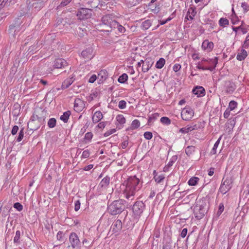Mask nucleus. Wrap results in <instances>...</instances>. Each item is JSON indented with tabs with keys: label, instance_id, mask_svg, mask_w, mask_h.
Listing matches in <instances>:
<instances>
[{
	"label": "nucleus",
	"instance_id": "43",
	"mask_svg": "<svg viewBox=\"0 0 249 249\" xmlns=\"http://www.w3.org/2000/svg\"><path fill=\"white\" fill-rule=\"evenodd\" d=\"M82 244L86 248H90L92 245V242H90L86 238L83 240Z\"/></svg>",
	"mask_w": 249,
	"mask_h": 249
},
{
	"label": "nucleus",
	"instance_id": "48",
	"mask_svg": "<svg viewBox=\"0 0 249 249\" xmlns=\"http://www.w3.org/2000/svg\"><path fill=\"white\" fill-rule=\"evenodd\" d=\"M14 207L18 211H21L23 209L22 205L19 202H16L14 204Z\"/></svg>",
	"mask_w": 249,
	"mask_h": 249
},
{
	"label": "nucleus",
	"instance_id": "54",
	"mask_svg": "<svg viewBox=\"0 0 249 249\" xmlns=\"http://www.w3.org/2000/svg\"><path fill=\"white\" fill-rule=\"evenodd\" d=\"M93 135L91 132H88L85 135V139L90 141L92 138Z\"/></svg>",
	"mask_w": 249,
	"mask_h": 249
},
{
	"label": "nucleus",
	"instance_id": "44",
	"mask_svg": "<svg viewBox=\"0 0 249 249\" xmlns=\"http://www.w3.org/2000/svg\"><path fill=\"white\" fill-rule=\"evenodd\" d=\"M237 106V103L236 102L234 101H231L229 105V108L230 109V110H233L235 109Z\"/></svg>",
	"mask_w": 249,
	"mask_h": 249
},
{
	"label": "nucleus",
	"instance_id": "51",
	"mask_svg": "<svg viewBox=\"0 0 249 249\" xmlns=\"http://www.w3.org/2000/svg\"><path fill=\"white\" fill-rule=\"evenodd\" d=\"M71 1V0H63L58 6V7L61 8L62 7L65 6L67 5Z\"/></svg>",
	"mask_w": 249,
	"mask_h": 249
},
{
	"label": "nucleus",
	"instance_id": "41",
	"mask_svg": "<svg viewBox=\"0 0 249 249\" xmlns=\"http://www.w3.org/2000/svg\"><path fill=\"white\" fill-rule=\"evenodd\" d=\"M20 236V231H17L16 232L15 236L14 238V242L15 243H19V239Z\"/></svg>",
	"mask_w": 249,
	"mask_h": 249
},
{
	"label": "nucleus",
	"instance_id": "25",
	"mask_svg": "<svg viewBox=\"0 0 249 249\" xmlns=\"http://www.w3.org/2000/svg\"><path fill=\"white\" fill-rule=\"evenodd\" d=\"M154 179L157 183H161L164 180L165 176L163 174L158 175L156 174L154 177Z\"/></svg>",
	"mask_w": 249,
	"mask_h": 249
},
{
	"label": "nucleus",
	"instance_id": "3",
	"mask_svg": "<svg viewBox=\"0 0 249 249\" xmlns=\"http://www.w3.org/2000/svg\"><path fill=\"white\" fill-rule=\"evenodd\" d=\"M209 206L205 200L199 199L196 201L194 207V213L197 219H202L207 213Z\"/></svg>",
	"mask_w": 249,
	"mask_h": 249
},
{
	"label": "nucleus",
	"instance_id": "49",
	"mask_svg": "<svg viewBox=\"0 0 249 249\" xmlns=\"http://www.w3.org/2000/svg\"><path fill=\"white\" fill-rule=\"evenodd\" d=\"M143 136L145 139L148 140L151 139L153 137L152 133L148 131L144 132Z\"/></svg>",
	"mask_w": 249,
	"mask_h": 249
},
{
	"label": "nucleus",
	"instance_id": "58",
	"mask_svg": "<svg viewBox=\"0 0 249 249\" xmlns=\"http://www.w3.org/2000/svg\"><path fill=\"white\" fill-rule=\"evenodd\" d=\"M249 46V35L246 37V40L244 41L243 47L248 48Z\"/></svg>",
	"mask_w": 249,
	"mask_h": 249
},
{
	"label": "nucleus",
	"instance_id": "40",
	"mask_svg": "<svg viewBox=\"0 0 249 249\" xmlns=\"http://www.w3.org/2000/svg\"><path fill=\"white\" fill-rule=\"evenodd\" d=\"M160 122L163 124L166 125H169L171 124L170 119L167 117H162L160 118Z\"/></svg>",
	"mask_w": 249,
	"mask_h": 249
},
{
	"label": "nucleus",
	"instance_id": "11",
	"mask_svg": "<svg viewBox=\"0 0 249 249\" xmlns=\"http://www.w3.org/2000/svg\"><path fill=\"white\" fill-rule=\"evenodd\" d=\"M68 63L63 58L56 59L53 62V67L54 69H62L68 66Z\"/></svg>",
	"mask_w": 249,
	"mask_h": 249
},
{
	"label": "nucleus",
	"instance_id": "5",
	"mask_svg": "<svg viewBox=\"0 0 249 249\" xmlns=\"http://www.w3.org/2000/svg\"><path fill=\"white\" fill-rule=\"evenodd\" d=\"M232 181L231 178L227 177L225 179L223 178L221 184L219 189V192L224 195L228 192L231 188Z\"/></svg>",
	"mask_w": 249,
	"mask_h": 249
},
{
	"label": "nucleus",
	"instance_id": "6",
	"mask_svg": "<svg viewBox=\"0 0 249 249\" xmlns=\"http://www.w3.org/2000/svg\"><path fill=\"white\" fill-rule=\"evenodd\" d=\"M92 15L91 9L81 8L79 9L76 15L80 20L87 19L90 18Z\"/></svg>",
	"mask_w": 249,
	"mask_h": 249
},
{
	"label": "nucleus",
	"instance_id": "12",
	"mask_svg": "<svg viewBox=\"0 0 249 249\" xmlns=\"http://www.w3.org/2000/svg\"><path fill=\"white\" fill-rule=\"evenodd\" d=\"M154 62L150 58H147L143 60V64L142 65V71L143 72H147L152 67Z\"/></svg>",
	"mask_w": 249,
	"mask_h": 249
},
{
	"label": "nucleus",
	"instance_id": "62",
	"mask_svg": "<svg viewBox=\"0 0 249 249\" xmlns=\"http://www.w3.org/2000/svg\"><path fill=\"white\" fill-rule=\"evenodd\" d=\"M8 0H0V10L8 2Z\"/></svg>",
	"mask_w": 249,
	"mask_h": 249
},
{
	"label": "nucleus",
	"instance_id": "35",
	"mask_svg": "<svg viewBox=\"0 0 249 249\" xmlns=\"http://www.w3.org/2000/svg\"><path fill=\"white\" fill-rule=\"evenodd\" d=\"M56 119L54 118H52L49 120L47 124L49 128H52L55 127L56 125Z\"/></svg>",
	"mask_w": 249,
	"mask_h": 249
},
{
	"label": "nucleus",
	"instance_id": "18",
	"mask_svg": "<svg viewBox=\"0 0 249 249\" xmlns=\"http://www.w3.org/2000/svg\"><path fill=\"white\" fill-rule=\"evenodd\" d=\"M103 118L102 113L100 111H96L92 116V120L94 124H96L100 121Z\"/></svg>",
	"mask_w": 249,
	"mask_h": 249
},
{
	"label": "nucleus",
	"instance_id": "1",
	"mask_svg": "<svg viewBox=\"0 0 249 249\" xmlns=\"http://www.w3.org/2000/svg\"><path fill=\"white\" fill-rule=\"evenodd\" d=\"M125 183V192L126 197L127 199L134 196L136 193L139 191L142 187V182L136 176L130 177Z\"/></svg>",
	"mask_w": 249,
	"mask_h": 249
},
{
	"label": "nucleus",
	"instance_id": "46",
	"mask_svg": "<svg viewBox=\"0 0 249 249\" xmlns=\"http://www.w3.org/2000/svg\"><path fill=\"white\" fill-rule=\"evenodd\" d=\"M190 128L191 130H198L201 128V123H198L197 124H194L192 125H190Z\"/></svg>",
	"mask_w": 249,
	"mask_h": 249
},
{
	"label": "nucleus",
	"instance_id": "36",
	"mask_svg": "<svg viewBox=\"0 0 249 249\" xmlns=\"http://www.w3.org/2000/svg\"><path fill=\"white\" fill-rule=\"evenodd\" d=\"M128 79V76L126 73H123L120 76H119L118 81L120 83H124L127 81Z\"/></svg>",
	"mask_w": 249,
	"mask_h": 249
},
{
	"label": "nucleus",
	"instance_id": "55",
	"mask_svg": "<svg viewBox=\"0 0 249 249\" xmlns=\"http://www.w3.org/2000/svg\"><path fill=\"white\" fill-rule=\"evenodd\" d=\"M89 152L88 150H86L83 152L82 157L83 158L86 159L88 158L89 156Z\"/></svg>",
	"mask_w": 249,
	"mask_h": 249
},
{
	"label": "nucleus",
	"instance_id": "15",
	"mask_svg": "<svg viewBox=\"0 0 249 249\" xmlns=\"http://www.w3.org/2000/svg\"><path fill=\"white\" fill-rule=\"evenodd\" d=\"M81 55L85 59L90 60L94 56L93 50L91 48H89L83 51L81 53Z\"/></svg>",
	"mask_w": 249,
	"mask_h": 249
},
{
	"label": "nucleus",
	"instance_id": "24",
	"mask_svg": "<svg viewBox=\"0 0 249 249\" xmlns=\"http://www.w3.org/2000/svg\"><path fill=\"white\" fill-rule=\"evenodd\" d=\"M151 22L150 20L147 19L144 20L142 23L141 28L143 30H146L148 29L151 26Z\"/></svg>",
	"mask_w": 249,
	"mask_h": 249
},
{
	"label": "nucleus",
	"instance_id": "34",
	"mask_svg": "<svg viewBox=\"0 0 249 249\" xmlns=\"http://www.w3.org/2000/svg\"><path fill=\"white\" fill-rule=\"evenodd\" d=\"M199 179L197 177H192L189 180L188 183L190 186H195L196 185Z\"/></svg>",
	"mask_w": 249,
	"mask_h": 249
},
{
	"label": "nucleus",
	"instance_id": "52",
	"mask_svg": "<svg viewBox=\"0 0 249 249\" xmlns=\"http://www.w3.org/2000/svg\"><path fill=\"white\" fill-rule=\"evenodd\" d=\"M115 132H116L115 129H111L108 130L107 131L106 133H105L104 136L108 137L110 135L115 133Z\"/></svg>",
	"mask_w": 249,
	"mask_h": 249
},
{
	"label": "nucleus",
	"instance_id": "60",
	"mask_svg": "<svg viewBox=\"0 0 249 249\" xmlns=\"http://www.w3.org/2000/svg\"><path fill=\"white\" fill-rule=\"evenodd\" d=\"M97 78L96 75L95 74H93L91 76L89 80V82L90 83H93Z\"/></svg>",
	"mask_w": 249,
	"mask_h": 249
},
{
	"label": "nucleus",
	"instance_id": "33",
	"mask_svg": "<svg viewBox=\"0 0 249 249\" xmlns=\"http://www.w3.org/2000/svg\"><path fill=\"white\" fill-rule=\"evenodd\" d=\"M229 20L226 18H221L219 20V24L220 26L225 27L229 25Z\"/></svg>",
	"mask_w": 249,
	"mask_h": 249
},
{
	"label": "nucleus",
	"instance_id": "20",
	"mask_svg": "<svg viewBox=\"0 0 249 249\" xmlns=\"http://www.w3.org/2000/svg\"><path fill=\"white\" fill-rule=\"evenodd\" d=\"M213 47V44L212 42H210L208 40H204L202 44V48L204 50H207L210 51Z\"/></svg>",
	"mask_w": 249,
	"mask_h": 249
},
{
	"label": "nucleus",
	"instance_id": "27",
	"mask_svg": "<svg viewBox=\"0 0 249 249\" xmlns=\"http://www.w3.org/2000/svg\"><path fill=\"white\" fill-rule=\"evenodd\" d=\"M112 24V28H117L119 32L121 33H124L125 31V29L123 26L120 25L118 22L116 21Z\"/></svg>",
	"mask_w": 249,
	"mask_h": 249
},
{
	"label": "nucleus",
	"instance_id": "39",
	"mask_svg": "<svg viewBox=\"0 0 249 249\" xmlns=\"http://www.w3.org/2000/svg\"><path fill=\"white\" fill-rule=\"evenodd\" d=\"M140 125V122L138 120L135 119L132 121L131 128L133 129L138 128Z\"/></svg>",
	"mask_w": 249,
	"mask_h": 249
},
{
	"label": "nucleus",
	"instance_id": "17",
	"mask_svg": "<svg viewBox=\"0 0 249 249\" xmlns=\"http://www.w3.org/2000/svg\"><path fill=\"white\" fill-rule=\"evenodd\" d=\"M84 107L83 102L80 99L75 100L74 104V109L77 112L82 110Z\"/></svg>",
	"mask_w": 249,
	"mask_h": 249
},
{
	"label": "nucleus",
	"instance_id": "63",
	"mask_svg": "<svg viewBox=\"0 0 249 249\" xmlns=\"http://www.w3.org/2000/svg\"><path fill=\"white\" fill-rule=\"evenodd\" d=\"M181 68V66L178 64H175L173 67V70L175 72L178 71Z\"/></svg>",
	"mask_w": 249,
	"mask_h": 249
},
{
	"label": "nucleus",
	"instance_id": "57",
	"mask_svg": "<svg viewBox=\"0 0 249 249\" xmlns=\"http://www.w3.org/2000/svg\"><path fill=\"white\" fill-rule=\"evenodd\" d=\"M18 126L17 125H14L13 128H12V129L11 130V134L13 135H15L17 134V133L18 132Z\"/></svg>",
	"mask_w": 249,
	"mask_h": 249
},
{
	"label": "nucleus",
	"instance_id": "19",
	"mask_svg": "<svg viewBox=\"0 0 249 249\" xmlns=\"http://www.w3.org/2000/svg\"><path fill=\"white\" fill-rule=\"evenodd\" d=\"M43 5V1L41 0H35L32 4L33 10L35 12L39 10Z\"/></svg>",
	"mask_w": 249,
	"mask_h": 249
},
{
	"label": "nucleus",
	"instance_id": "13",
	"mask_svg": "<svg viewBox=\"0 0 249 249\" xmlns=\"http://www.w3.org/2000/svg\"><path fill=\"white\" fill-rule=\"evenodd\" d=\"M122 228V223L121 220H115L111 225V230L113 233H118Z\"/></svg>",
	"mask_w": 249,
	"mask_h": 249
},
{
	"label": "nucleus",
	"instance_id": "21",
	"mask_svg": "<svg viewBox=\"0 0 249 249\" xmlns=\"http://www.w3.org/2000/svg\"><path fill=\"white\" fill-rule=\"evenodd\" d=\"M108 73L107 71L106 70H102L100 71L98 75V78L100 81L103 82L107 77Z\"/></svg>",
	"mask_w": 249,
	"mask_h": 249
},
{
	"label": "nucleus",
	"instance_id": "30",
	"mask_svg": "<svg viewBox=\"0 0 249 249\" xmlns=\"http://www.w3.org/2000/svg\"><path fill=\"white\" fill-rule=\"evenodd\" d=\"M195 146L193 145L188 146L185 149V153L188 156H190L195 151Z\"/></svg>",
	"mask_w": 249,
	"mask_h": 249
},
{
	"label": "nucleus",
	"instance_id": "50",
	"mask_svg": "<svg viewBox=\"0 0 249 249\" xmlns=\"http://www.w3.org/2000/svg\"><path fill=\"white\" fill-rule=\"evenodd\" d=\"M224 209V205L222 203L220 204L219 205L218 210L217 212V215L219 216L223 212Z\"/></svg>",
	"mask_w": 249,
	"mask_h": 249
},
{
	"label": "nucleus",
	"instance_id": "32",
	"mask_svg": "<svg viewBox=\"0 0 249 249\" xmlns=\"http://www.w3.org/2000/svg\"><path fill=\"white\" fill-rule=\"evenodd\" d=\"M221 139V136H220L218 138V139L217 140V141L215 142V143L213 145V149H212L211 153H210L211 155H214V154H216V149L220 143Z\"/></svg>",
	"mask_w": 249,
	"mask_h": 249
},
{
	"label": "nucleus",
	"instance_id": "64",
	"mask_svg": "<svg viewBox=\"0 0 249 249\" xmlns=\"http://www.w3.org/2000/svg\"><path fill=\"white\" fill-rule=\"evenodd\" d=\"M187 233V229L186 228H184L182 230V231L180 234V236L182 238H184L186 236Z\"/></svg>",
	"mask_w": 249,
	"mask_h": 249
},
{
	"label": "nucleus",
	"instance_id": "7",
	"mask_svg": "<svg viewBox=\"0 0 249 249\" xmlns=\"http://www.w3.org/2000/svg\"><path fill=\"white\" fill-rule=\"evenodd\" d=\"M102 24L107 28L106 31L109 32L110 31L109 29L112 28L113 26L112 24H114V22H115L116 21L112 19V15H106L102 17Z\"/></svg>",
	"mask_w": 249,
	"mask_h": 249
},
{
	"label": "nucleus",
	"instance_id": "14",
	"mask_svg": "<svg viewBox=\"0 0 249 249\" xmlns=\"http://www.w3.org/2000/svg\"><path fill=\"white\" fill-rule=\"evenodd\" d=\"M225 91L227 94H232L236 89V85L235 84L230 81H226L225 82Z\"/></svg>",
	"mask_w": 249,
	"mask_h": 249
},
{
	"label": "nucleus",
	"instance_id": "37",
	"mask_svg": "<svg viewBox=\"0 0 249 249\" xmlns=\"http://www.w3.org/2000/svg\"><path fill=\"white\" fill-rule=\"evenodd\" d=\"M159 117V114L158 113H155L153 114L151 116L149 117L148 120V125H150L153 122L156 120L158 117Z\"/></svg>",
	"mask_w": 249,
	"mask_h": 249
},
{
	"label": "nucleus",
	"instance_id": "56",
	"mask_svg": "<svg viewBox=\"0 0 249 249\" xmlns=\"http://www.w3.org/2000/svg\"><path fill=\"white\" fill-rule=\"evenodd\" d=\"M80 208V202L79 200H77L74 203V210L78 211Z\"/></svg>",
	"mask_w": 249,
	"mask_h": 249
},
{
	"label": "nucleus",
	"instance_id": "61",
	"mask_svg": "<svg viewBox=\"0 0 249 249\" xmlns=\"http://www.w3.org/2000/svg\"><path fill=\"white\" fill-rule=\"evenodd\" d=\"M107 122H102L98 124L97 127L100 129H103L105 128Z\"/></svg>",
	"mask_w": 249,
	"mask_h": 249
},
{
	"label": "nucleus",
	"instance_id": "29",
	"mask_svg": "<svg viewBox=\"0 0 249 249\" xmlns=\"http://www.w3.org/2000/svg\"><path fill=\"white\" fill-rule=\"evenodd\" d=\"M71 111H67L64 112L63 114L60 116V119L64 123H67L71 115Z\"/></svg>",
	"mask_w": 249,
	"mask_h": 249
},
{
	"label": "nucleus",
	"instance_id": "9",
	"mask_svg": "<svg viewBox=\"0 0 249 249\" xmlns=\"http://www.w3.org/2000/svg\"><path fill=\"white\" fill-rule=\"evenodd\" d=\"M144 206L145 205L142 201L136 202L132 207V210L135 215H140L142 213Z\"/></svg>",
	"mask_w": 249,
	"mask_h": 249
},
{
	"label": "nucleus",
	"instance_id": "23",
	"mask_svg": "<svg viewBox=\"0 0 249 249\" xmlns=\"http://www.w3.org/2000/svg\"><path fill=\"white\" fill-rule=\"evenodd\" d=\"M73 81L72 77L66 79L62 84V89H67L73 82Z\"/></svg>",
	"mask_w": 249,
	"mask_h": 249
},
{
	"label": "nucleus",
	"instance_id": "22",
	"mask_svg": "<svg viewBox=\"0 0 249 249\" xmlns=\"http://www.w3.org/2000/svg\"><path fill=\"white\" fill-rule=\"evenodd\" d=\"M110 182V178L108 176H106L104 178L102 179L101 181L100 182L99 185L102 188H107Z\"/></svg>",
	"mask_w": 249,
	"mask_h": 249
},
{
	"label": "nucleus",
	"instance_id": "28",
	"mask_svg": "<svg viewBox=\"0 0 249 249\" xmlns=\"http://www.w3.org/2000/svg\"><path fill=\"white\" fill-rule=\"evenodd\" d=\"M142 0H125L126 3L128 7L136 6L140 3Z\"/></svg>",
	"mask_w": 249,
	"mask_h": 249
},
{
	"label": "nucleus",
	"instance_id": "10",
	"mask_svg": "<svg viewBox=\"0 0 249 249\" xmlns=\"http://www.w3.org/2000/svg\"><path fill=\"white\" fill-rule=\"evenodd\" d=\"M194 110L190 107H187L183 109L181 112V117L185 121L190 120L194 116Z\"/></svg>",
	"mask_w": 249,
	"mask_h": 249
},
{
	"label": "nucleus",
	"instance_id": "8",
	"mask_svg": "<svg viewBox=\"0 0 249 249\" xmlns=\"http://www.w3.org/2000/svg\"><path fill=\"white\" fill-rule=\"evenodd\" d=\"M69 241L73 249L78 248L80 245V241L78 235L75 232H71L69 236Z\"/></svg>",
	"mask_w": 249,
	"mask_h": 249
},
{
	"label": "nucleus",
	"instance_id": "4",
	"mask_svg": "<svg viewBox=\"0 0 249 249\" xmlns=\"http://www.w3.org/2000/svg\"><path fill=\"white\" fill-rule=\"evenodd\" d=\"M23 18L22 16L16 18L13 22L9 26L8 32L10 35L13 37L22 30H24Z\"/></svg>",
	"mask_w": 249,
	"mask_h": 249
},
{
	"label": "nucleus",
	"instance_id": "2",
	"mask_svg": "<svg viewBox=\"0 0 249 249\" xmlns=\"http://www.w3.org/2000/svg\"><path fill=\"white\" fill-rule=\"evenodd\" d=\"M125 209V201L123 199L114 200L108 203L107 212L112 215L122 213Z\"/></svg>",
	"mask_w": 249,
	"mask_h": 249
},
{
	"label": "nucleus",
	"instance_id": "31",
	"mask_svg": "<svg viewBox=\"0 0 249 249\" xmlns=\"http://www.w3.org/2000/svg\"><path fill=\"white\" fill-rule=\"evenodd\" d=\"M165 63V60L163 58H160L156 64V68L157 69H161Z\"/></svg>",
	"mask_w": 249,
	"mask_h": 249
},
{
	"label": "nucleus",
	"instance_id": "59",
	"mask_svg": "<svg viewBox=\"0 0 249 249\" xmlns=\"http://www.w3.org/2000/svg\"><path fill=\"white\" fill-rule=\"evenodd\" d=\"M57 239L59 241H63V232L61 231H59L57 232Z\"/></svg>",
	"mask_w": 249,
	"mask_h": 249
},
{
	"label": "nucleus",
	"instance_id": "47",
	"mask_svg": "<svg viewBox=\"0 0 249 249\" xmlns=\"http://www.w3.org/2000/svg\"><path fill=\"white\" fill-rule=\"evenodd\" d=\"M126 103L124 100H121L119 102L118 107L120 109H124L126 107Z\"/></svg>",
	"mask_w": 249,
	"mask_h": 249
},
{
	"label": "nucleus",
	"instance_id": "16",
	"mask_svg": "<svg viewBox=\"0 0 249 249\" xmlns=\"http://www.w3.org/2000/svg\"><path fill=\"white\" fill-rule=\"evenodd\" d=\"M192 92L197 97H202L205 94V90L204 88L201 86H197L193 89Z\"/></svg>",
	"mask_w": 249,
	"mask_h": 249
},
{
	"label": "nucleus",
	"instance_id": "45",
	"mask_svg": "<svg viewBox=\"0 0 249 249\" xmlns=\"http://www.w3.org/2000/svg\"><path fill=\"white\" fill-rule=\"evenodd\" d=\"M192 131L190 125H187L186 127L181 128L179 130V132L182 133H187L189 132Z\"/></svg>",
	"mask_w": 249,
	"mask_h": 249
},
{
	"label": "nucleus",
	"instance_id": "26",
	"mask_svg": "<svg viewBox=\"0 0 249 249\" xmlns=\"http://www.w3.org/2000/svg\"><path fill=\"white\" fill-rule=\"evenodd\" d=\"M247 55L248 54L247 51H246L245 50H242L241 51V53H238L237 54L236 58L239 61H242L244 60Z\"/></svg>",
	"mask_w": 249,
	"mask_h": 249
},
{
	"label": "nucleus",
	"instance_id": "53",
	"mask_svg": "<svg viewBox=\"0 0 249 249\" xmlns=\"http://www.w3.org/2000/svg\"><path fill=\"white\" fill-rule=\"evenodd\" d=\"M241 7L244 9V11L246 12H247L249 10V6L248 5V4L245 2L242 3Z\"/></svg>",
	"mask_w": 249,
	"mask_h": 249
},
{
	"label": "nucleus",
	"instance_id": "42",
	"mask_svg": "<svg viewBox=\"0 0 249 249\" xmlns=\"http://www.w3.org/2000/svg\"><path fill=\"white\" fill-rule=\"evenodd\" d=\"M24 128H22L19 131V133H18V138L17 139V141L18 142H20L22 139L23 138L24 136Z\"/></svg>",
	"mask_w": 249,
	"mask_h": 249
},
{
	"label": "nucleus",
	"instance_id": "38",
	"mask_svg": "<svg viewBox=\"0 0 249 249\" xmlns=\"http://www.w3.org/2000/svg\"><path fill=\"white\" fill-rule=\"evenodd\" d=\"M116 120L118 122L121 124H123L125 123V119L123 115H118L116 117Z\"/></svg>",
	"mask_w": 249,
	"mask_h": 249
}]
</instances>
